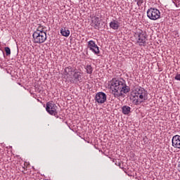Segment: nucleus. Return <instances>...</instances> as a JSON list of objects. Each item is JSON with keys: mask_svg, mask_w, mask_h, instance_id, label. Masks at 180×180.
<instances>
[{"mask_svg": "<svg viewBox=\"0 0 180 180\" xmlns=\"http://www.w3.org/2000/svg\"><path fill=\"white\" fill-rule=\"evenodd\" d=\"M60 34L65 37H68L70 36V30L67 28H61Z\"/></svg>", "mask_w": 180, "mask_h": 180, "instance_id": "14", "label": "nucleus"}, {"mask_svg": "<svg viewBox=\"0 0 180 180\" xmlns=\"http://www.w3.org/2000/svg\"><path fill=\"white\" fill-rule=\"evenodd\" d=\"M110 27L113 30H117L120 27V22L119 21L113 20L110 22Z\"/></svg>", "mask_w": 180, "mask_h": 180, "instance_id": "11", "label": "nucleus"}, {"mask_svg": "<svg viewBox=\"0 0 180 180\" xmlns=\"http://www.w3.org/2000/svg\"><path fill=\"white\" fill-rule=\"evenodd\" d=\"M172 146L174 148H180V136L175 135L172 139Z\"/></svg>", "mask_w": 180, "mask_h": 180, "instance_id": "9", "label": "nucleus"}, {"mask_svg": "<svg viewBox=\"0 0 180 180\" xmlns=\"http://www.w3.org/2000/svg\"><path fill=\"white\" fill-rule=\"evenodd\" d=\"M137 43H142L144 44L146 43V40L147 39V34H146V31L143 30L139 29L134 34Z\"/></svg>", "mask_w": 180, "mask_h": 180, "instance_id": "5", "label": "nucleus"}, {"mask_svg": "<svg viewBox=\"0 0 180 180\" xmlns=\"http://www.w3.org/2000/svg\"><path fill=\"white\" fill-rule=\"evenodd\" d=\"M6 56H11V49L8 46L5 47Z\"/></svg>", "mask_w": 180, "mask_h": 180, "instance_id": "17", "label": "nucleus"}, {"mask_svg": "<svg viewBox=\"0 0 180 180\" xmlns=\"http://www.w3.org/2000/svg\"><path fill=\"white\" fill-rule=\"evenodd\" d=\"M72 77V84L78 85V84H81V82H82V75L80 72L75 71Z\"/></svg>", "mask_w": 180, "mask_h": 180, "instance_id": "8", "label": "nucleus"}, {"mask_svg": "<svg viewBox=\"0 0 180 180\" xmlns=\"http://www.w3.org/2000/svg\"><path fill=\"white\" fill-rule=\"evenodd\" d=\"M147 16L150 20H157L161 17V12L155 8H150L147 11Z\"/></svg>", "mask_w": 180, "mask_h": 180, "instance_id": "4", "label": "nucleus"}, {"mask_svg": "<svg viewBox=\"0 0 180 180\" xmlns=\"http://www.w3.org/2000/svg\"><path fill=\"white\" fill-rule=\"evenodd\" d=\"M54 116H55V117H56V119H58V115H57V114Z\"/></svg>", "mask_w": 180, "mask_h": 180, "instance_id": "21", "label": "nucleus"}, {"mask_svg": "<svg viewBox=\"0 0 180 180\" xmlns=\"http://www.w3.org/2000/svg\"><path fill=\"white\" fill-rule=\"evenodd\" d=\"M95 101L98 105H102L108 101V96L104 92L100 91L96 94Z\"/></svg>", "mask_w": 180, "mask_h": 180, "instance_id": "7", "label": "nucleus"}, {"mask_svg": "<svg viewBox=\"0 0 180 180\" xmlns=\"http://www.w3.org/2000/svg\"><path fill=\"white\" fill-rule=\"evenodd\" d=\"M88 46H96V44H95V41H89L88 42Z\"/></svg>", "mask_w": 180, "mask_h": 180, "instance_id": "18", "label": "nucleus"}, {"mask_svg": "<svg viewBox=\"0 0 180 180\" xmlns=\"http://www.w3.org/2000/svg\"><path fill=\"white\" fill-rule=\"evenodd\" d=\"M133 98L134 103H135V105H140L148 99V92L144 88L138 86L134 89Z\"/></svg>", "mask_w": 180, "mask_h": 180, "instance_id": "2", "label": "nucleus"}, {"mask_svg": "<svg viewBox=\"0 0 180 180\" xmlns=\"http://www.w3.org/2000/svg\"><path fill=\"white\" fill-rule=\"evenodd\" d=\"M137 1V5H140V4H143V0H135Z\"/></svg>", "mask_w": 180, "mask_h": 180, "instance_id": "20", "label": "nucleus"}, {"mask_svg": "<svg viewBox=\"0 0 180 180\" xmlns=\"http://www.w3.org/2000/svg\"><path fill=\"white\" fill-rule=\"evenodd\" d=\"M178 166H179V167L180 168V162H179V165H178Z\"/></svg>", "mask_w": 180, "mask_h": 180, "instance_id": "22", "label": "nucleus"}, {"mask_svg": "<svg viewBox=\"0 0 180 180\" xmlns=\"http://www.w3.org/2000/svg\"><path fill=\"white\" fill-rule=\"evenodd\" d=\"M85 70H86V74H92L94 72V68L91 65H87L85 67Z\"/></svg>", "mask_w": 180, "mask_h": 180, "instance_id": "16", "label": "nucleus"}, {"mask_svg": "<svg viewBox=\"0 0 180 180\" xmlns=\"http://www.w3.org/2000/svg\"><path fill=\"white\" fill-rule=\"evenodd\" d=\"M65 75H71L72 72H75V69L74 68H71L70 66L65 68Z\"/></svg>", "mask_w": 180, "mask_h": 180, "instance_id": "13", "label": "nucleus"}, {"mask_svg": "<svg viewBox=\"0 0 180 180\" xmlns=\"http://www.w3.org/2000/svg\"><path fill=\"white\" fill-rule=\"evenodd\" d=\"M174 79H176V81H180V74H176L174 77Z\"/></svg>", "mask_w": 180, "mask_h": 180, "instance_id": "19", "label": "nucleus"}, {"mask_svg": "<svg viewBox=\"0 0 180 180\" xmlns=\"http://www.w3.org/2000/svg\"><path fill=\"white\" fill-rule=\"evenodd\" d=\"M46 110L51 116H56V115L58 113L57 112V105L53 101H49L46 103Z\"/></svg>", "mask_w": 180, "mask_h": 180, "instance_id": "6", "label": "nucleus"}, {"mask_svg": "<svg viewBox=\"0 0 180 180\" xmlns=\"http://www.w3.org/2000/svg\"><path fill=\"white\" fill-rule=\"evenodd\" d=\"M91 26L94 29H99L101 26V20H99V17L94 16L91 18Z\"/></svg>", "mask_w": 180, "mask_h": 180, "instance_id": "10", "label": "nucleus"}, {"mask_svg": "<svg viewBox=\"0 0 180 180\" xmlns=\"http://www.w3.org/2000/svg\"><path fill=\"white\" fill-rule=\"evenodd\" d=\"M110 88L112 92V95L117 99L119 98H124V94L130 92V87L126 84L124 79H112L110 82Z\"/></svg>", "mask_w": 180, "mask_h": 180, "instance_id": "1", "label": "nucleus"}, {"mask_svg": "<svg viewBox=\"0 0 180 180\" xmlns=\"http://www.w3.org/2000/svg\"><path fill=\"white\" fill-rule=\"evenodd\" d=\"M90 50L93 51V53H95V54H99V47L98 46H90Z\"/></svg>", "mask_w": 180, "mask_h": 180, "instance_id": "15", "label": "nucleus"}, {"mask_svg": "<svg viewBox=\"0 0 180 180\" xmlns=\"http://www.w3.org/2000/svg\"><path fill=\"white\" fill-rule=\"evenodd\" d=\"M122 112L123 115H130L131 112V108L129 107L128 105H124L122 107Z\"/></svg>", "mask_w": 180, "mask_h": 180, "instance_id": "12", "label": "nucleus"}, {"mask_svg": "<svg viewBox=\"0 0 180 180\" xmlns=\"http://www.w3.org/2000/svg\"><path fill=\"white\" fill-rule=\"evenodd\" d=\"M34 43H44L47 39V34L41 27H38L37 30L32 34Z\"/></svg>", "mask_w": 180, "mask_h": 180, "instance_id": "3", "label": "nucleus"}]
</instances>
